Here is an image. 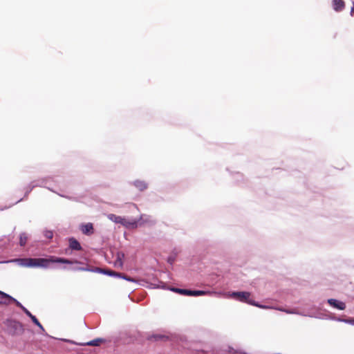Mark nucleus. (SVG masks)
Instances as JSON below:
<instances>
[{
    "label": "nucleus",
    "mask_w": 354,
    "mask_h": 354,
    "mask_svg": "<svg viewBox=\"0 0 354 354\" xmlns=\"http://www.w3.org/2000/svg\"><path fill=\"white\" fill-rule=\"evenodd\" d=\"M15 261L17 262L18 264L23 267L28 268H44L49 267L51 263H77L81 264L82 263L78 261H71L67 259L57 257L55 256H50L48 259L45 258H24L17 259Z\"/></svg>",
    "instance_id": "f257e3e1"
},
{
    "label": "nucleus",
    "mask_w": 354,
    "mask_h": 354,
    "mask_svg": "<svg viewBox=\"0 0 354 354\" xmlns=\"http://www.w3.org/2000/svg\"><path fill=\"white\" fill-rule=\"evenodd\" d=\"M231 296L241 302H245L251 305L258 306L254 301L250 299V293L248 292H233Z\"/></svg>",
    "instance_id": "f03ea898"
},
{
    "label": "nucleus",
    "mask_w": 354,
    "mask_h": 354,
    "mask_svg": "<svg viewBox=\"0 0 354 354\" xmlns=\"http://www.w3.org/2000/svg\"><path fill=\"white\" fill-rule=\"evenodd\" d=\"M8 333L12 335H20L24 331L22 324L15 320L8 321Z\"/></svg>",
    "instance_id": "7ed1b4c3"
},
{
    "label": "nucleus",
    "mask_w": 354,
    "mask_h": 354,
    "mask_svg": "<svg viewBox=\"0 0 354 354\" xmlns=\"http://www.w3.org/2000/svg\"><path fill=\"white\" fill-rule=\"evenodd\" d=\"M80 230L85 235H91L94 233L93 225L91 223H87L86 224H82L80 226Z\"/></svg>",
    "instance_id": "20e7f679"
},
{
    "label": "nucleus",
    "mask_w": 354,
    "mask_h": 354,
    "mask_svg": "<svg viewBox=\"0 0 354 354\" xmlns=\"http://www.w3.org/2000/svg\"><path fill=\"white\" fill-rule=\"evenodd\" d=\"M104 273L108 274V275H110V276H117V277H122L123 279H124L125 280L127 281H131V282H134L136 281V280L130 277H128L122 273H119V272H116L115 271H112V270H104Z\"/></svg>",
    "instance_id": "39448f33"
},
{
    "label": "nucleus",
    "mask_w": 354,
    "mask_h": 354,
    "mask_svg": "<svg viewBox=\"0 0 354 354\" xmlns=\"http://www.w3.org/2000/svg\"><path fill=\"white\" fill-rule=\"evenodd\" d=\"M142 219V216L140 217V218L138 221H137V220L129 221L127 219L126 222L123 226L127 228H129V229L136 228V227H138V225H141V223H140V222Z\"/></svg>",
    "instance_id": "423d86ee"
},
{
    "label": "nucleus",
    "mask_w": 354,
    "mask_h": 354,
    "mask_svg": "<svg viewBox=\"0 0 354 354\" xmlns=\"http://www.w3.org/2000/svg\"><path fill=\"white\" fill-rule=\"evenodd\" d=\"M328 302L333 307L339 309V310H344L346 308V304L342 302L339 301L335 299H328Z\"/></svg>",
    "instance_id": "0eeeda50"
},
{
    "label": "nucleus",
    "mask_w": 354,
    "mask_h": 354,
    "mask_svg": "<svg viewBox=\"0 0 354 354\" xmlns=\"http://www.w3.org/2000/svg\"><path fill=\"white\" fill-rule=\"evenodd\" d=\"M68 241L71 249L77 251L82 250V248L80 243L75 238H70Z\"/></svg>",
    "instance_id": "6e6552de"
},
{
    "label": "nucleus",
    "mask_w": 354,
    "mask_h": 354,
    "mask_svg": "<svg viewBox=\"0 0 354 354\" xmlns=\"http://www.w3.org/2000/svg\"><path fill=\"white\" fill-rule=\"evenodd\" d=\"M24 312L31 319V320L32 321V322L35 324H36L38 327H39L43 330H44V327L42 326L41 323L39 322V320L37 319V317L35 315H32L31 313L28 309L24 308Z\"/></svg>",
    "instance_id": "1a4fd4ad"
},
{
    "label": "nucleus",
    "mask_w": 354,
    "mask_h": 354,
    "mask_svg": "<svg viewBox=\"0 0 354 354\" xmlns=\"http://www.w3.org/2000/svg\"><path fill=\"white\" fill-rule=\"evenodd\" d=\"M333 6L336 11H341L344 8V1L343 0H333Z\"/></svg>",
    "instance_id": "9d476101"
},
{
    "label": "nucleus",
    "mask_w": 354,
    "mask_h": 354,
    "mask_svg": "<svg viewBox=\"0 0 354 354\" xmlns=\"http://www.w3.org/2000/svg\"><path fill=\"white\" fill-rule=\"evenodd\" d=\"M73 270H77V271H89V272L97 271V272H104V271L100 268H95V269L90 268V267L88 266H86L85 267H75L73 268Z\"/></svg>",
    "instance_id": "9b49d317"
},
{
    "label": "nucleus",
    "mask_w": 354,
    "mask_h": 354,
    "mask_svg": "<svg viewBox=\"0 0 354 354\" xmlns=\"http://www.w3.org/2000/svg\"><path fill=\"white\" fill-rule=\"evenodd\" d=\"M105 340L102 338H97L93 340H91L87 343L82 344V345H87V346H98L101 344L104 343Z\"/></svg>",
    "instance_id": "f8f14e48"
},
{
    "label": "nucleus",
    "mask_w": 354,
    "mask_h": 354,
    "mask_svg": "<svg viewBox=\"0 0 354 354\" xmlns=\"http://www.w3.org/2000/svg\"><path fill=\"white\" fill-rule=\"evenodd\" d=\"M167 339H168V337L167 336L163 335H160V334H156V335H153L148 337L149 340L154 341V342L165 341Z\"/></svg>",
    "instance_id": "ddd939ff"
},
{
    "label": "nucleus",
    "mask_w": 354,
    "mask_h": 354,
    "mask_svg": "<svg viewBox=\"0 0 354 354\" xmlns=\"http://www.w3.org/2000/svg\"><path fill=\"white\" fill-rule=\"evenodd\" d=\"M135 187L140 191H143L147 188V185L145 182L142 180H136L133 183Z\"/></svg>",
    "instance_id": "4468645a"
},
{
    "label": "nucleus",
    "mask_w": 354,
    "mask_h": 354,
    "mask_svg": "<svg viewBox=\"0 0 354 354\" xmlns=\"http://www.w3.org/2000/svg\"><path fill=\"white\" fill-rule=\"evenodd\" d=\"M171 290L172 291L179 293L180 295H187V296H189V290H187V289H180V288H173Z\"/></svg>",
    "instance_id": "2eb2a0df"
},
{
    "label": "nucleus",
    "mask_w": 354,
    "mask_h": 354,
    "mask_svg": "<svg viewBox=\"0 0 354 354\" xmlns=\"http://www.w3.org/2000/svg\"><path fill=\"white\" fill-rule=\"evenodd\" d=\"M107 217L109 220H111V221H113L115 223H119L120 221H121V216H117L114 214H108Z\"/></svg>",
    "instance_id": "dca6fc26"
},
{
    "label": "nucleus",
    "mask_w": 354,
    "mask_h": 354,
    "mask_svg": "<svg viewBox=\"0 0 354 354\" xmlns=\"http://www.w3.org/2000/svg\"><path fill=\"white\" fill-rule=\"evenodd\" d=\"M208 293H209V292H205V291H203V290H189V296H201V295H205Z\"/></svg>",
    "instance_id": "f3484780"
},
{
    "label": "nucleus",
    "mask_w": 354,
    "mask_h": 354,
    "mask_svg": "<svg viewBox=\"0 0 354 354\" xmlns=\"http://www.w3.org/2000/svg\"><path fill=\"white\" fill-rule=\"evenodd\" d=\"M28 236L25 233L21 234L19 237V244L21 246H24L26 244Z\"/></svg>",
    "instance_id": "a211bd4d"
},
{
    "label": "nucleus",
    "mask_w": 354,
    "mask_h": 354,
    "mask_svg": "<svg viewBox=\"0 0 354 354\" xmlns=\"http://www.w3.org/2000/svg\"><path fill=\"white\" fill-rule=\"evenodd\" d=\"M6 300L9 301H8V303L10 301L14 302L18 307L21 308L23 310H24V308H26L24 306H22V304L20 302H19L17 300H16L15 298L12 297L11 296H10V297H6Z\"/></svg>",
    "instance_id": "6ab92c4d"
},
{
    "label": "nucleus",
    "mask_w": 354,
    "mask_h": 354,
    "mask_svg": "<svg viewBox=\"0 0 354 354\" xmlns=\"http://www.w3.org/2000/svg\"><path fill=\"white\" fill-rule=\"evenodd\" d=\"M6 297H10L8 294L0 291V304H8V302L6 301Z\"/></svg>",
    "instance_id": "aec40b11"
},
{
    "label": "nucleus",
    "mask_w": 354,
    "mask_h": 354,
    "mask_svg": "<svg viewBox=\"0 0 354 354\" xmlns=\"http://www.w3.org/2000/svg\"><path fill=\"white\" fill-rule=\"evenodd\" d=\"M44 235L47 239H50L53 236V233L52 231H46Z\"/></svg>",
    "instance_id": "412c9836"
},
{
    "label": "nucleus",
    "mask_w": 354,
    "mask_h": 354,
    "mask_svg": "<svg viewBox=\"0 0 354 354\" xmlns=\"http://www.w3.org/2000/svg\"><path fill=\"white\" fill-rule=\"evenodd\" d=\"M124 257V254H118V260L120 262V265L122 264V258H123Z\"/></svg>",
    "instance_id": "4be33fe9"
},
{
    "label": "nucleus",
    "mask_w": 354,
    "mask_h": 354,
    "mask_svg": "<svg viewBox=\"0 0 354 354\" xmlns=\"http://www.w3.org/2000/svg\"><path fill=\"white\" fill-rule=\"evenodd\" d=\"M126 220L127 218L121 216V221H120L119 223L121 224L122 225H124L126 222Z\"/></svg>",
    "instance_id": "5701e85b"
},
{
    "label": "nucleus",
    "mask_w": 354,
    "mask_h": 354,
    "mask_svg": "<svg viewBox=\"0 0 354 354\" xmlns=\"http://www.w3.org/2000/svg\"><path fill=\"white\" fill-rule=\"evenodd\" d=\"M232 354H247L243 351H234Z\"/></svg>",
    "instance_id": "b1692460"
},
{
    "label": "nucleus",
    "mask_w": 354,
    "mask_h": 354,
    "mask_svg": "<svg viewBox=\"0 0 354 354\" xmlns=\"http://www.w3.org/2000/svg\"><path fill=\"white\" fill-rule=\"evenodd\" d=\"M345 322H347V323H350V324L354 325V319H349V320H346Z\"/></svg>",
    "instance_id": "393cba45"
}]
</instances>
